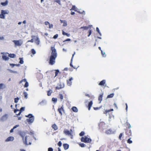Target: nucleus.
<instances>
[{
  "mask_svg": "<svg viewBox=\"0 0 151 151\" xmlns=\"http://www.w3.org/2000/svg\"><path fill=\"white\" fill-rule=\"evenodd\" d=\"M51 49L52 50L51 55L50 57L49 63L50 65H53L55 63V59L57 57V53L56 50L54 47H52Z\"/></svg>",
  "mask_w": 151,
  "mask_h": 151,
  "instance_id": "f257e3e1",
  "label": "nucleus"
},
{
  "mask_svg": "<svg viewBox=\"0 0 151 151\" xmlns=\"http://www.w3.org/2000/svg\"><path fill=\"white\" fill-rule=\"evenodd\" d=\"M27 131H20L18 132L19 134L22 137V139L23 141L24 144L25 145H28L27 143V139L28 137L27 136H26L25 137V139H24V137L26 133H27Z\"/></svg>",
  "mask_w": 151,
  "mask_h": 151,
  "instance_id": "f03ea898",
  "label": "nucleus"
},
{
  "mask_svg": "<svg viewBox=\"0 0 151 151\" xmlns=\"http://www.w3.org/2000/svg\"><path fill=\"white\" fill-rule=\"evenodd\" d=\"M25 116L26 117L29 118V119H26L27 121L29 124H31L34 122V117L32 114H29L27 115H26Z\"/></svg>",
  "mask_w": 151,
  "mask_h": 151,
  "instance_id": "7ed1b4c3",
  "label": "nucleus"
},
{
  "mask_svg": "<svg viewBox=\"0 0 151 151\" xmlns=\"http://www.w3.org/2000/svg\"><path fill=\"white\" fill-rule=\"evenodd\" d=\"M81 142L85 143H88L91 142V139L85 136L84 137H82L81 138Z\"/></svg>",
  "mask_w": 151,
  "mask_h": 151,
  "instance_id": "20e7f679",
  "label": "nucleus"
},
{
  "mask_svg": "<svg viewBox=\"0 0 151 151\" xmlns=\"http://www.w3.org/2000/svg\"><path fill=\"white\" fill-rule=\"evenodd\" d=\"M31 37L33 38L35 40V42L37 45L40 44V40L38 36H35L32 35Z\"/></svg>",
  "mask_w": 151,
  "mask_h": 151,
  "instance_id": "39448f33",
  "label": "nucleus"
},
{
  "mask_svg": "<svg viewBox=\"0 0 151 151\" xmlns=\"http://www.w3.org/2000/svg\"><path fill=\"white\" fill-rule=\"evenodd\" d=\"M116 131L114 129H109L106 130L105 132V133L107 134H113L115 133Z\"/></svg>",
  "mask_w": 151,
  "mask_h": 151,
  "instance_id": "423d86ee",
  "label": "nucleus"
},
{
  "mask_svg": "<svg viewBox=\"0 0 151 151\" xmlns=\"http://www.w3.org/2000/svg\"><path fill=\"white\" fill-rule=\"evenodd\" d=\"M8 118V115L7 114H6L1 117L0 119L2 121H6L7 119Z\"/></svg>",
  "mask_w": 151,
  "mask_h": 151,
  "instance_id": "0eeeda50",
  "label": "nucleus"
},
{
  "mask_svg": "<svg viewBox=\"0 0 151 151\" xmlns=\"http://www.w3.org/2000/svg\"><path fill=\"white\" fill-rule=\"evenodd\" d=\"M63 133L67 135L72 136V134L68 130H64Z\"/></svg>",
  "mask_w": 151,
  "mask_h": 151,
  "instance_id": "6e6552de",
  "label": "nucleus"
},
{
  "mask_svg": "<svg viewBox=\"0 0 151 151\" xmlns=\"http://www.w3.org/2000/svg\"><path fill=\"white\" fill-rule=\"evenodd\" d=\"M14 137L12 136H9L5 140L6 142L9 141H12L14 140Z\"/></svg>",
  "mask_w": 151,
  "mask_h": 151,
  "instance_id": "1a4fd4ad",
  "label": "nucleus"
},
{
  "mask_svg": "<svg viewBox=\"0 0 151 151\" xmlns=\"http://www.w3.org/2000/svg\"><path fill=\"white\" fill-rule=\"evenodd\" d=\"M47 102L46 100H43L41 102L38 104V105H40L42 106H44L47 104Z\"/></svg>",
  "mask_w": 151,
  "mask_h": 151,
  "instance_id": "9d476101",
  "label": "nucleus"
},
{
  "mask_svg": "<svg viewBox=\"0 0 151 151\" xmlns=\"http://www.w3.org/2000/svg\"><path fill=\"white\" fill-rule=\"evenodd\" d=\"M73 80L72 77H71L69 80H67V84L69 86H70L72 84L71 81Z\"/></svg>",
  "mask_w": 151,
  "mask_h": 151,
  "instance_id": "9b49d317",
  "label": "nucleus"
},
{
  "mask_svg": "<svg viewBox=\"0 0 151 151\" xmlns=\"http://www.w3.org/2000/svg\"><path fill=\"white\" fill-rule=\"evenodd\" d=\"M63 108V105L60 108H58V111L59 112V113L61 115H62V113L61 111H64Z\"/></svg>",
  "mask_w": 151,
  "mask_h": 151,
  "instance_id": "f8f14e48",
  "label": "nucleus"
},
{
  "mask_svg": "<svg viewBox=\"0 0 151 151\" xmlns=\"http://www.w3.org/2000/svg\"><path fill=\"white\" fill-rule=\"evenodd\" d=\"M13 42L14 43L15 45L17 46H20L22 45V44L20 43L19 42V40H14L13 41Z\"/></svg>",
  "mask_w": 151,
  "mask_h": 151,
  "instance_id": "ddd939ff",
  "label": "nucleus"
},
{
  "mask_svg": "<svg viewBox=\"0 0 151 151\" xmlns=\"http://www.w3.org/2000/svg\"><path fill=\"white\" fill-rule=\"evenodd\" d=\"M1 14L3 15H4V14H8L9 13V11L8 10H1Z\"/></svg>",
  "mask_w": 151,
  "mask_h": 151,
  "instance_id": "4468645a",
  "label": "nucleus"
},
{
  "mask_svg": "<svg viewBox=\"0 0 151 151\" xmlns=\"http://www.w3.org/2000/svg\"><path fill=\"white\" fill-rule=\"evenodd\" d=\"M64 148L65 150H66L68 149L69 147V145L67 144H64L63 145Z\"/></svg>",
  "mask_w": 151,
  "mask_h": 151,
  "instance_id": "2eb2a0df",
  "label": "nucleus"
},
{
  "mask_svg": "<svg viewBox=\"0 0 151 151\" xmlns=\"http://www.w3.org/2000/svg\"><path fill=\"white\" fill-rule=\"evenodd\" d=\"M105 80H103L100 82L99 84V85L101 86H104V84H105Z\"/></svg>",
  "mask_w": 151,
  "mask_h": 151,
  "instance_id": "dca6fc26",
  "label": "nucleus"
},
{
  "mask_svg": "<svg viewBox=\"0 0 151 151\" xmlns=\"http://www.w3.org/2000/svg\"><path fill=\"white\" fill-rule=\"evenodd\" d=\"M63 85H61V84H60L56 87V89H60L62 88H63Z\"/></svg>",
  "mask_w": 151,
  "mask_h": 151,
  "instance_id": "f3484780",
  "label": "nucleus"
},
{
  "mask_svg": "<svg viewBox=\"0 0 151 151\" xmlns=\"http://www.w3.org/2000/svg\"><path fill=\"white\" fill-rule=\"evenodd\" d=\"M7 54H9L8 56L11 58H14L16 57V55L14 54H9L8 53Z\"/></svg>",
  "mask_w": 151,
  "mask_h": 151,
  "instance_id": "a211bd4d",
  "label": "nucleus"
},
{
  "mask_svg": "<svg viewBox=\"0 0 151 151\" xmlns=\"http://www.w3.org/2000/svg\"><path fill=\"white\" fill-rule=\"evenodd\" d=\"M72 111L74 112H77L78 111V109L75 106H73L71 109Z\"/></svg>",
  "mask_w": 151,
  "mask_h": 151,
  "instance_id": "6ab92c4d",
  "label": "nucleus"
},
{
  "mask_svg": "<svg viewBox=\"0 0 151 151\" xmlns=\"http://www.w3.org/2000/svg\"><path fill=\"white\" fill-rule=\"evenodd\" d=\"M2 58L3 60H5V61L9 59V58L8 57L6 56V55H3L2 56Z\"/></svg>",
  "mask_w": 151,
  "mask_h": 151,
  "instance_id": "aec40b11",
  "label": "nucleus"
},
{
  "mask_svg": "<svg viewBox=\"0 0 151 151\" xmlns=\"http://www.w3.org/2000/svg\"><path fill=\"white\" fill-rule=\"evenodd\" d=\"M8 3V1L6 0L5 2H2L1 3V4L3 6H6Z\"/></svg>",
  "mask_w": 151,
  "mask_h": 151,
  "instance_id": "412c9836",
  "label": "nucleus"
},
{
  "mask_svg": "<svg viewBox=\"0 0 151 151\" xmlns=\"http://www.w3.org/2000/svg\"><path fill=\"white\" fill-rule=\"evenodd\" d=\"M113 109H111L110 110H106L104 112V114H105L106 115H107V114L109 112L111 111H113Z\"/></svg>",
  "mask_w": 151,
  "mask_h": 151,
  "instance_id": "4be33fe9",
  "label": "nucleus"
},
{
  "mask_svg": "<svg viewBox=\"0 0 151 151\" xmlns=\"http://www.w3.org/2000/svg\"><path fill=\"white\" fill-rule=\"evenodd\" d=\"M103 94L102 93L101 94L99 95L98 98V100L99 101H100L99 103H100L101 101H102V98L103 97Z\"/></svg>",
  "mask_w": 151,
  "mask_h": 151,
  "instance_id": "5701e85b",
  "label": "nucleus"
},
{
  "mask_svg": "<svg viewBox=\"0 0 151 151\" xmlns=\"http://www.w3.org/2000/svg\"><path fill=\"white\" fill-rule=\"evenodd\" d=\"M6 88L5 85L3 83H0V89H3Z\"/></svg>",
  "mask_w": 151,
  "mask_h": 151,
  "instance_id": "b1692460",
  "label": "nucleus"
},
{
  "mask_svg": "<svg viewBox=\"0 0 151 151\" xmlns=\"http://www.w3.org/2000/svg\"><path fill=\"white\" fill-rule=\"evenodd\" d=\"M62 34L64 35H66L68 37H69L70 36V34L66 33L63 31H62Z\"/></svg>",
  "mask_w": 151,
  "mask_h": 151,
  "instance_id": "393cba45",
  "label": "nucleus"
},
{
  "mask_svg": "<svg viewBox=\"0 0 151 151\" xmlns=\"http://www.w3.org/2000/svg\"><path fill=\"white\" fill-rule=\"evenodd\" d=\"M52 127L55 130H56L58 129L57 126L55 124H53L52 126Z\"/></svg>",
  "mask_w": 151,
  "mask_h": 151,
  "instance_id": "a878e982",
  "label": "nucleus"
},
{
  "mask_svg": "<svg viewBox=\"0 0 151 151\" xmlns=\"http://www.w3.org/2000/svg\"><path fill=\"white\" fill-rule=\"evenodd\" d=\"M114 95V93H111L110 94V95H109L107 96V98H112Z\"/></svg>",
  "mask_w": 151,
  "mask_h": 151,
  "instance_id": "bb28decb",
  "label": "nucleus"
},
{
  "mask_svg": "<svg viewBox=\"0 0 151 151\" xmlns=\"http://www.w3.org/2000/svg\"><path fill=\"white\" fill-rule=\"evenodd\" d=\"M23 94L24 96V98L26 99H27L28 98V94L26 92H24Z\"/></svg>",
  "mask_w": 151,
  "mask_h": 151,
  "instance_id": "cd10ccee",
  "label": "nucleus"
},
{
  "mask_svg": "<svg viewBox=\"0 0 151 151\" xmlns=\"http://www.w3.org/2000/svg\"><path fill=\"white\" fill-rule=\"evenodd\" d=\"M52 90H50L47 92V95L48 96H50L51 95V93L52 92Z\"/></svg>",
  "mask_w": 151,
  "mask_h": 151,
  "instance_id": "c85d7f7f",
  "label": "nucleus"
},
{
  "mask_svg": "<svg viewBox=\"0 0 151 151\" xmlns=\"http://www.w3.org/2000/svg\"><path fill=\"white\" fill-rule=\"evenodd\" d=\"M19 60H20V61L19 62V63L21 64H22L24 63V61L23 60V58H19Z\"/></svg>",
  "mask_w": 151,
  "mask_h": 151,
  "instance_id": "c756f323",
  "label": "nucleus"
},
{
  "mask_svg": "<svg viewBox=\"0 0 151 151\" xmlns=\"http://www.w3.org/2000/svg\"><path fill=\"white\" fill-rule=\"evenodd\" d=\"M19 97H17L14 99V102L15 103H16L18 102V100H19Z\"/></svg>",
  "mask_w": 151,
  "mask_h": 151,
  "instance_id": "7c9ffc66",
  "label": "nucleus"
},
{
  "mask_svg": "<svg viewBox=\"0 0 151 151\" xmlns=\"http://www.w3.org/2000/svg\"><path fill=\"white\" fill-rule=\"evenodd\" d=\"M55 70V77H56V76H57L58 73L59 72V70H58V69Z\"/></svg>",
  "mask_w": 151,
  "mask_h": 151,
  "instance_id": "2f4dec72",
  "label": "nucleus"
},
{
  "mask_svg": "<svg viewBox=\"0 0 151 151\" xmlns=\"http://www.w3.org/2000/svg\"><path fill=\"white\" fill-rule=\"evenodd\" d=\"M7 70L11 73H17V71H13L9 69H8Z\"/></svg>",
  "mask_w": 151,
  "mask_h": 151,
  "instance_id": "473e14b6",
  "label": "nucleus"
},
{
  "mask_svg": "<svg viewBox=\"0 0 151 151\" xmlns=\"http://www.w3.org/2000/svg\"><path fill=\"white\" fill-rule=\"evenodd\" d=\"M74 10L76 12L77 11V9L75 6H72V7L70 10Z\"/></svg>",
  "mask_w": 151,
  "mask_h": 151,
  "instance_id": "72a5a7b5",
  "label": "nucleus"
},
{
  "mask_svg": "<svg viewBox=\"0 0 151 151\" xmlns=\"http://www.w3.org/2000/svg\"><path fill=\"white\" fill-rule=\"evenodd\" d=\"M101 52L102 56L104 57H105L106 56V55H105V53L104 52H103L102 50H101Z\"/></svg>",
  "mask_w": 151,
  "mask_h": 151,
  "instance_id": "f704fd0d",
  "label": "nucleus"
},
{
  "mask_svg": "<svg viewBox=\"0 0 151 151\" xmlns=\"http://www.w3.org/2000/svg\"><path fill=\"white\" fill-rule=\"evenodd\" d=\"M57 99L56 98H52V101L54 103H56L57 101Z\"/></svg>",
  "mask_w": 151,
  "mask_h": 151,
  "instance_id": "c9c22d12",
  "label": "nucleus"
},
{
  "mask_svg": "<svg viewBox=\"0 0 151 151\" xmlns=\"http://www.w3.org/2000/svg\"><path fill=\"white\" fill-rule=\"evenodd\" d=\"M79 145L82 147H84L86 146V145L83 143H79Z\"/></svg>",
  "mask_w": 151,
  "mask_h": 151,
  "instance_id": "e433bc0d",
  "label": "nucleus"
},
{
  "mask_svg": "<svg viewBox=\"0 0 151 151\" xmlns=\"http://www.w3.org/2000/svg\"><path fill=\"white\" fill-rule=\"evenodd\" d=\"M81 29H84V30H86L88 29L89 28L88 27H86V26H83L82 27H81Z\"/></svg>",
  "mask_w": 151,
  "mask_h": 151,
  "instance_id": "4c0bfd02",
  "label": "nucleus"
},
{
  "mask_svg": "<svg viewBox=\"0 0 151 151\" xmlns=\"http://www.w3.org/2000/svg\"><path fill=\"white\" fill-rule=\"evenodd\" d=\"M85 134V133L84 132L82 131L79 134V136L81 137L83 136Z\"/></svg>",
  "mask_w": 151,
  "mask_h": 151,
  "instance_id": "58836bf2",
  "label": "nucleus"
},
{
  "mask_svg": "<svg viewBox=\"0 0 151 151\" xmlns=\"http://www.w3.org/2000/svg\"><path fill=\"white\" fill-rule=\"evenodd\" d=\"M131 138L129 139L127 141V142L129 144H131L132 143V140H130Z\"/></svg>",
  "mask_w": 151,
  "mask_h": 151,
  "instance_id": "ea45409f",
  "label": "nucleus"
},
{
  "mask_svg": "<svg viewBox=\"0 0 151 151\" xmlns=\"http://www.w3.org/2000/svg\"><path fill=\"white\" fill-rule=\"evenodd\" d=\"M29 86V84H28V83L27 82V81H26V82H25V83L24 85V87H28Z\"/></svg>",
  "mask_w": 151,
  "mask_h": 151,
  "instance_id": "a19ab883",
  "label": "nucleus"
},
{
  "mask_svg": "<svg viewBox=\"0 0 151 151\" xmlns=\"http://www.w3.org/2000/svg\"><path fill=\"white\" fill-rule=\"evenodd\" d=\"M24 110H25V107H22L20 108V111L22 112L23 111H24Z\"/></svg>",
  "mask_w": 151,
  "mask_h": 151,
  "instance_id": "79ce46f5",
  "label": "nucleus"
},
{
  "mask_svg": "<svg viewBox=\"0 0 151 151\" xmlns=\"http://www.w3.org/2000/svg\"><path fill=\"white\" fill-rule=\"evenodd\" d=\"M93 104V102L92 101H90V102H89L88 104V106L91 107L92 105Z\"/></svg>",
  "mask_w": 151,
  "mask_h": 151,
  "instance_id": "37998d69",
  "label": "nucleus"
},
{
  "mask_svg": "<svg viewBox=\"0 0 151 151\" xmlns=\"http://www.w3.org/2000/svg\"><path fill=\"white\" fill-rule=\"evenodd\" d=\"M31 52L33 55H34L36 53V51L34 49H32L31 50Z\"/></svg>",
  "mask_w": 151,
  "mask_h": 151,
  "instance_id": "c03bdc74",
  "label": "nucleus"
},
{
  "mask_svg": "<svg viewBox=\"0 0 151 151\" xmlns=\"http://www.w3.org/2000/svg\"><path fill=\"white\" fill-rule=\"evenodd\" d=\"M0 18L1 19H4L5 18V17L4 15H3L1 14H0Z\"/></svg>",
  "mask_w": 151,
  "mask_h": 151,
  "instance_id": "a18cd8bd",
  "label": "nucleus"
},
{
  "mask_svg": "<svg viewBox=\"0 0 151 151\" xmlns=\"http://www.w3.org/2000/svg\"><path fill=\"white\" fill-rule=\"evenodd\" d=\"M102 107V106H101L99 107H93L94 110H98L101 109Z\"/></svg>",
  "mask_w": 151,
  "mask_h": 151,
  "instance_id": "49530a36",
  "label": "nucleus"
},
{
  "mask_svg": "<svg viewBox=\"0 0 151 151\" xmlns=\"http://www.w3.org/2000/svg\"><path fill=\"white\" fill-rule=\"evenodd\" d=\"M72 61H73V60H72V59H71V61H70V66L71 67L73 68H75L72 65Z\"/></svg>",
  "mask_w": 151,
  "mask_h": 151,
  "instance_id": "de8ad7c7",
  "label": "nucleus"
},
{
  "mask_svg": "<svg viewBox=\"0 0 151 151\" xmlns=\"http://www.w3.org/2000/svg\"><path fill=\"white\" fill-rule=\"evenodd\" d=\"M62 145V143L60 141H59L58 143V145L60 147Z\"/></svg>",
  "mask_w": 151,
  "mask_h": 151,
  "instance_id": "09e8293b",
  "label": "nucleus"
},
{
  "mask_svg": "<svg viewBox=\"0 0 151 151\" xmlns=\"http://www.w3.org/2000/svg\"><path fill=\"white\" fill-rule=\"evenodd\" d=\"M78 12L80 13V14H85V11H83V12H81V11H77Z\"/></svg>",
  "mask_w": 151,
  "mask_h": 151,
  "instance_id": "8fccbe9b",
  "label": "nucleus"
},
{
  "mask_svg": "<svg viewBox=\"0 0 151 151\" xmlns=\"http://www.w3.org/2000/svg\"><path fill=\"white\" fill-rule=\"evenodd\" d=\"M55 2H56V3H58L60 5L61 4H60V0H56L55 1Z\"/></svg>",
  "mask_w": 151,
  "mask_h": 151,
  "instance_id": "3c124183",
  "label": "nucleus"
},
{
  "mask_svg": "<svg viewBox=\"0 0 151 151\" xmlns=\"http://www.w3.org/2000/svg\"><path fill=\"white\" fill-rule=\"evenodd\" d=\"M26 81H27V80L25 78V79H22L21 81H20V83H21L23 82H26Z\"/></svg>",
  "mask_w": 151,
  "mask_h": 151,
  "instance_id": "603ef678",
  "label": "nucleus"
},
{
  "mask_svg": "<svg viewBox=\"0 0 151 151\" xmlns=\"http://www.w3.org/2000/svg\"><path fill=\"white\" fill-rule=\"evenodd\" d=\"M58 36V35L57 34H56L54 35V36L53 37V38L54 39H57Z\"/></svg>",
  "mask_w": 151,
  "mask_h": 151,
  "instance_id": "864d4df0",
  "label": "nucleus"
},
{
  "mask_svg": "<svg viewBox=\"0 0 151 151\" xmlns=\"http://www.w3.org/2000/svg\"><path fill=\"white\" fill-rule=\"evenodd\" d=\"M89 34L88 35V37H89L91 35L92 33V31L91 30H89V31L88 32Z\"/></svg>",
  "mask_w": 151,
  "mask_h": 151,
  "instance_id": "5fc2aeb1",
  "label": "nucleus"
},
{
  "mask_svg": "<svg viewBox=\"0 0 151 151\" xmlns=\"http://www.w3.org/2000/svg\"><path fill=\"white\" fill-rule=\"evenodd\" d=\"M67 23L65 21L63 23V27H65L67 26Z\"/></svg>",
  "mask_w": 151,
  "mask_h": 151,
  "instance_id": "6e6d98bb",
  "label": "nucleus"
},
{
  "mask_svg": "<svg viewBox=\"0 0 151 151\" xmlns=\"http://www.w3.org/2000/svg\"><path fill=\"white\" fill-rule=\"evenodd\" d=\"M53 25L52 24H50V23L49 24V28H52L53 27Z\"/></svg>",
  "mask_w": 151,
  "mask_h": 151,
  "instance_id": "4d7b16f0",
  "label": "nucleus"
},
{
  "mask_svg": "<svg viewBox=\"0 0 151 151\" xmlns=\"http://www.w3.org/2000/svg\"><path fill=\"white\" fill-rule=\"evenodd\" d=\"M48 151H53V149L52 147H49L48 149Z\"/></svg>",
  "mask_w": 151,
  "mask_h": 151,
  "instance_id": "13d9d810",
  "label": "nucleus"
},
{
  "mask_svg": "<svg viewBox=\"0 0 151 151\" xmlns=\"http://www.w3.org/2000/svg\"><path fill=\"white\" fill-rule=\"evenodd\" d=\"M59 97H60V98L61 99V100H62L63 99V95L62 94H60V95H59Z\"/></svg>",
  "mask_w": 151,
  "mask_h": 151,
  "instance_id": "bf43d9fd",
  "label": "nucleus"
},
{
  "mask_svg": "<svg viewBox=\"0 0 151 151\" xmlns=\"http://www.w3.org/2000/svg\"><path fill=\"white\" fill-rule=\"evenodd\" d=\"M123 135V133H121L119 135V138L120 140H121V138L122 137V136Z\"/></svg>",
  "mask_w": 151,
  "mask_h": 151,
  "instance_id": "052dcab7",
  "label": "nucleus"
},
{
  "mask_svg": "<svg viewBox=\"0 0 151 151\" xmlns=\"http://www.w3.org/2000/svg\"><path fill=\"white\" fill-rule=\"evenodd\" d=\"M71 40L70 39H69V38H68L66 40H64L63 41V42H67V41H70Z\"/></svg>",
  "mask_w": 151,
  "mask_h": 151,
  "instance_id": "680f3d73",
  "label": "nucleus"
},
{
  "mask_svg": "<svg viewBox=\"0 0 151 151\" xmlns=\"http://www.w3.org/2000/svg\"><path fill=\"white\" fill-rule=\"evenodd\" d=\"M10 65L12 67V68H13L14 66H15V64L10 63Z\"/></svg>",
  "mask_w": 151,
  "mask_h": 151,
  "instance_id": "e2e57ef3",
  "label": "nucleus"
},
{
  "mask_svg": "<svg viewBox=\"0 0 151 151\" xmlns=\"http://www.w3.org/2000/svg\"><path fill=\"white\" fill-rule=\"evenodd\" d=\"M19 125H17L15 126H14L13 127V128L14 129L16 128L17 127H19Z\"/></svg>",
  "mask_w": 151,
  "mask_h": 151,
  "instance_id": "0e129e2a",
  "label": "nucleus"
},
{
  "mask_svg": "<svg viewBox=\"0 0 151 151\" xmlns=\"http://www.w3.org/2000/svg\"><path fill=\"white\" fill-rule=\"evenodd\" d=\"M45 25H47L48 24H49L50 23L49 22H48L47 21H46V22H45Z\"/></svg>",
  "mask_w": 151,
  "mask_h": 151,
  "instance_id": "69168bd1",
  "label": "nucleus"
},
{
  "mask_svg": "<svg viewBox=\"0 0 151 151\" xmlns=\"http://www.w3.org/2000/svg\"><path fill=\"white\" fill-rule=\"evenodd\" d=\"M101 124H103L104 125L105 124V123L104 122H101L99 124V126L100 127V126L101 125Z\"/></svg>",
  "mask_w": 151,
  "mask_h": 151,
  "instance_id": "338daca9",
  "label": "nucleus"
},
{
  "mask_svg": "<svg viewBox=\"0 0 151 151\" xmlns=\"http://www.w3.org/2000/svg\"><path fill=\"white\" fill-rule=\"evenodd\" d=\"M34 39L33 38L32 39H31L30 40H29L28 41V42H34Z\"/></svg>",
  "mask_w": 151,
  "mask_h": 151,
  "instance_id": "774afa93",
  "label": "nucleus"
}]
</instances>
